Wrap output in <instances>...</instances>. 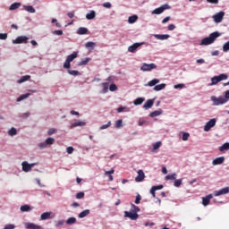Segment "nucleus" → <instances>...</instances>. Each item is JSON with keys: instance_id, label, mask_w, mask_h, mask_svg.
<instances>
[{"instance_id": "nucleus-1", "label": "nucleus", "mask_w": 229, "mask_h": 229, "mask_svg": "<svg viewBox=\"0 0 229 229\" xmlns=\"http://www.w3.org/2000/svg\"><path fill=\"white\" fill-rule=\"evenodd\" d=\"M221 37V32L215 31L209 35V37L205 38L201 40V46H210V44H214L216 42V38Z\"/></svg>"}, {"instance_id": "nucleus-2", "label": "nucleus", "mask_w": 229, "mask_h": 229, "mask_svg": "<svg viewBox=\"0 0 229 229\" xmlns=\"http://www.w3.org/2000/svg\"><path fill=\"white\" fill-rule=\"evenodd\" d=\"M225 80H228V75L222 73L218 76H214L213 78H211V83H209V87H212L214 85H217L219 83V81H223Z\"/></svg>"}, {"instance_id": "nucleus-3", "label": "nucleus", "mask_w": 229, "mask_h": 229, "mask_svg": "<svg viewBox=\"0 0 229 229\" xmlns=\"http://www.w3.org/2000/svg\"><path fill=\"white\" fill-rule=\"evenodd\" d=\"M211 101H213V105L215 106H219V105H225V103H228V99L224 97L216 98L215 96L211 97Z\"/></svg>"}, {"instance_id": "nucleus-4", "label": "nucleus", "mask_w": 229, "mask_h": 229, "mask_svg": "<svg viewBox=\"0 0 229 229\" xmlns=\"http://www.w3.org/2000/svg\"><path fill=\"white\" fill-rule=\"evenodd\" d=\"M165 10H171L170 5L167 4H163L158 8H156L154 11H152V14L160 15V13H164V12H165Z\"/></svg>"}, {"instance_id": "nucleus-5", "label": "nucleus", "mask_w": 229, "mask_h": 229, "mask_svg": "<svg viewBox=\"0 0 229 229\" xmlns=\"http://www.w3.org/2000/svg\"><path fill=\"white\" fill-rule=\"evenodd\" d=\"M21 165L24 173H30V171H31V169L37 165V163L29 164L27 161H23Z\"/></svg>"}, {"instance_id": "nucleus-6", "label": "nucleus", "mask_w": 229, "mask_h": 229, "mask_svg": "<svg viewBox=\"0 0 229 229\" xmlns=\"http://www.w3.org/2000/svg\"><path fill=\"white\" fill-rule=\"evenodd\" d=\"M153 69H157V64H146L144 63L141 66H140V71H143V72H149V71H153Z\"/></svg>"}, {"instance_id": "nucleus-7", "label": "nucleus", "mask_w": 229, "mask_h": 229, "mask_svg": "<svg viewBox=\"0 0 229 229\" xmlns=\"http://www.w3.org/2000/svg\"><path fill=\"white\" fill-rule=\"evenodd\" d=\"M28 40H30V38L26 36H19L13 40V44H28Z\"/></svg>"}, {"instance_id": "nucleus-8", "label": "nucleus", "mask_w": 229, "mask_h": 229, "mask_svg": "<svg viewBox=\"0 0 229 229\" xmlns=\"http://www.w3.org/2000/svg\"><path fill=\"white\" fill-rule=\"evenodd\" d=\"M216 123H217V120H216V118H213L210 121L207 122L204 126V131H210V130H212V128L216 126Z\"/></svg>"}, {"instance_id": "nucleus-9", "label": "nucleus", "mask_w": 229, "mask_h": 229, "mask_svg": "<svg viewBox=\"0 0 229 229\" xmlns=\"http://www.w3.org/2000/svg\"><path fill=\"white\" fill-rule=\"evenodd\" d=\"M140 46H144V42L141 43H134L133 45L130 46L128 47V51L129 53H136L137 49H139V47H140Z\"/></svg>"}, {"instance_id": "nucleus-10", "label": "nucleus", "mask_w": 229, "mask_h": 229, "mask_svg": "<svg viewBox=\"0 0 229 229\" xmlns=\"http://www.w3.org/2000/svg\"><path fill=\"white\" fill-rule=\"evenodd\" d=\"M125 217H129V219H131V221H136V219H139V214L137 213H131L129 211L124 212Z\"/></svg>"}, {"instance_id": "nucleus-11", "label": "nucleus", "mask_w": 229, "mask_h": 229, "mask_svg": "<svg viewBox=\"0 0 229 229\" xmlns=\"http://www.w3.org/2000/svg\"><path fill=\"white\" fill-rule=\"evenodd\" d=\"M223 17H225V12L221 11L213 16L216 22H222Z\"/></svg>"}, {"instance_id": "nucleus-12", "label": "nucleus", "mask_w": 229, "mask_h": 229, "mask_svg": "<svg viewBox=\"0 0 229 229\" xmlns=\"http://www.w3.org/2000/svg\"><path fill=\"white\" fill-rule=\"evenodd\" d=\"M228 192H229V187H225V188H223L219 191H214V196H216V197L223 196L225 194H228Z\"/></svg>"}, {"instance_id": "nucleus-13", "label": "nucleus", "mask_w": 229, "mask_h": 229, "mask_svg": "<svg viewBox=\"0 0 229 229\" xmlns=\"http://www.w3.org/2000/svg\"><path fill=\"white\" fill-rule=\"evenodd\" d=\"M144 178H146V174H144V171L139 170L138 176H136V178H135V182H143Z\"/></svg>"}, {"instance_id": "nucleus-14", "label": "nucleus", "mask_w": 229, "mask_h": 229, "mask_svg": "<svg viewBox=\"0 0 229 229\" xmlns=\"http://www.w3.org/2000/svg\"><path fill=\"white\" fill-rule=\"evenodd\" d=\"M153 105H155V99H148L146 101V103L143 105V108L145 110H148V108H153Z\"/></svg>"}, {"instance_id": "nucleus-15", "label": "nucleus", "mask_w": 229, "mask_h": 229, "mask_svg": "<svg viewBox=\"0 0 229 229\" xmlns=\"http://www.w3.org/2000/svg\"><path fill=\"white\" fill-rule=\"evenodd\" d=\"M225 162V157H219L212 161L213 165H221Z\"/></svg>"}, {"instance_id": "nucleus-16", "label": "nucleus", "mask_w": 229, "mask_h": 229, "mask_svg": "<svg viewBox=\"0 0 229 229\" xmlns=\"http://www.w3.org/2000/svg\"><path fill=\"white\" fill-rule=\"evenodd\" d=\"M213 195L209 194L207 197H204L202 199V204L204 205V207H207L208 205H210V199H212Z\"/></svg>"}, {"instance_id": "nucleus-17", "label": "nucleus", "mask_w": 229, "mask_h": 229, "mask_svg": "<svg viewBox=\"0 0 229 229\" xmlns=\"http://www.w3.org/2000/svg\"><path fill=\"white\" fill-rule=\"evenodd\" d=\"M114 173H115V170L112 168L110 171H106L104 175L109 176V182H114V176L112 174H114Z\"/></svg>"}, {"instance_id": "nucleus-18", "label": "nucleus", "mask_w": 229, "mask_h": 229, "mask_svg": "<svg viewBox=\"0 0 229 229\" xmlns=\"http://www.w3.org/2000/svg\"><path fill=\"white\" fill-rule=\"evenodd\" d=\"M25 227L27 229H42V226L35 225L33 223H27V224H25Z\"/></svg>"}, {"instance_id": "nucleus-19", "label": "nucleus", "mask_w": 229, "mask_h": 229, "mask_svg": "<svg viewBox=\"0 0 229 229\" xmlns=\"http://www.w3.org/2000/svg\"><path fill=\"white\" fill-rule=\"evenodd\" d=\"M154 37L155 38H157V40H167L170 36L167 34H156Z\"/></svg>"}, {"instance_id": "nucleus-20", "label": "nucleus", "mask_w": 229, "mask_h": 229, "mask_svg": "<svg viewBox=\"0 0 229 229\" xmlns=\"http://www.w3.org/2000/svg\"><path fill=\"white\" fill-rule=\"evenodd\" d=\"M85 124H86L85 122L76 120L74 123H72L71 128H76L78 126H85Z\"/></svg>"}, {"instance_id": "nucleus-21", "label": "nucleus", "mask_w": 229, "mask_h": 229, "mask_svg": "<svg viewBox=\"0 0 229 229\" xmlns=\"http://www.w3.org/2000/svg\"><path fill=\"white\" fill-rule=\"evenodd\" d=\"M86 19H88V21H92V19H96V12L89 11V13L86 14Z\"/></svg>"}, {"instance_id": "nucleus-22", "label": "nucleus", "mask_w": 229, "mask_h": 229, "mask_svg": "<svg viewBox=\"0 0 229 229\" xmlns=\"http://www.w3.org/2000/svg\"><path fill=\"white\" fill-rule=\"evenodd\" d=\"M75 58H78V52H73L72 55H69L66 58L68 62H72Z\"/></svg>"}, {"instance_id": "nucleus-23", "label": "nucleus", "mask_w": 229, "mask_h": 229, "mask_svg": "<svg viewBox=\"0 0 229 229\" xmlns=\"http://www.w3.org/2000/svg\"><path fill=\"white\" fill-rule=\"evenodd\" d=\"M138 20H139V16H137V14H134L129 17L128 22L129 24H133L134 22H137Z\"/></svg>"}, {"instance_id": "nucleus-24", "label": "nucleus", "mask_w": 229, "mask_h": 229, "mask_svg": "<svg viewBox=\"0 0 229 229\" xmlns=\"http://www.w3.org/2000/svg\"><path fill=\"white\" fill-rule=\"evenodd\" d=\"M101 87L103 88L102 94H106V92H108V87H110V84H108V82H103Z\"/></svg>"}, {"instance_id": "nucleus-25", "label": "nucleus", "mask_w": 229, "mask_h": 229, "mask_svg": "<svg viewBox=\"0 0 229 229\" xmlns=\"http://www.w3.org/2000/svg\"><path fill=\"white\" fill-rule=\"evenodd\" d=\"M41 221H46V219H50L51 218V213L50 212H45L41 214L40 216Z\"/></svg>"}, {"instance_id": "nucleus-26", "label": "nucleus", "mask_w": 229, "mask_h": 229, "mask_svg": "<svg viewBox=\"0 0 229 229\" xmlns=\"http://www.w3.org/2000/svg\"><path fill=\"white\" fill-rule=\"evenodd\" d=\"M29 80H31V76H30V75H24V76H22V77L17 81V83H19V84L24 83V81H29Z\"/></svg>"}, {"instance_id": "nucleus-27", "label": "nucleus", "mask_w": 229, "mask_h": 229, "mask_svg": "<svg viewBox=\"0 0 229 229\" xmlns=\"http://www.w3.org/2000/svg\"><path fill=\"white\" fill-rule=\"evenodd\" d=\"M30 96H31V94H30V93L23 94V95L20 96V97L16 99V101H17L18 103H21V101H23V99H28V98L30 97Z\"/></svg>"}, {"instance_id": "nucleus-28", "label": "nucleus", "mask_w": 229, "mask_h": 229, "mask_svg": "<svg viewBox=\"0 0 229 229\" xmlns=\"http://www.w3.org/2000/svg\"><path fill=\"white\" fill-rule=\"evenodd\" d=\"M89 214H90V210L86 209L79 214V217H80V219H83V217H87V216H89Z\"/></svg>"}, {"instance_id": "nucleus-29", "label": "nucleus", "mask_w": 229, "mask_h": 229, "mask_svg": "<svg viewBox=\"0 0 229 229\" xmlns=\"http://www.w3.org/2000/svg\"><path fill=\"white\" fill-rule=\"evenodd\" d=\"M164 89H165V83L158 84L154 87V90H156V92L164 90Z\"/></svg>"}, {"instance_id": "nucleus-30", "label": "nucleus", "mask_w": 229, "mask_h": 229, "mask_svg": "<svg viewBox=\"0 0 229 229\" xmlns=\"http://www.w3.org/2000/svg\"><path fill=\"white\" fill-rule=\"evenodd\" d=\"M157 83H160V80L153 79L152 81L148 82V87H155V85H157Z\"/></svg>"}, {"instance_id": "nucleus-31", "label": "nucleus", "mask_w": 229, "mask_h": 229, "mask_svg": "<svg viewBox=\"0 0 229 229\" xmlns=\"http://www.w3.org/2000/svg\"><path fill=\"white\" fill-rule=\"evenodd\" d=\"M23 8L26 10V12H29V13H35L36 12L35 8H33L31 5H24Z\"/></svg>"}, {"instance_id": "nucleus-32", "label": "nucleus", "mask_w": 229, "mask_h": 229, "mask_svg": "<svg viewBox=\"0 0 229 229\" xmlns=\"http://www.w3.org/2000/svg\"><path fill=\"white\" fill-rule=\"evenodd\" d=\"M219 151H228L229 149V142L224 143L221 147H219Z\"/></svg>"}, {"instance_id": "nucleus-33", "label": "nucleus", "mask_w": 229, "mask_h": 229, "mask_svg": "<svg viewBox=\"0 0 229 229\" xmlns=\"http://www.w3.org/2000/svg\"><path fill=\"white\" fill-rule=\"evenodd\" d=\"M158 115H162V109H159L157 111H154L149 114L150 117H158Z\"/></svg>"}, {"instance_id": "nucleus-34", "label": "nucleus", "mask_w": 229, "mask_h": 229, "mask_svg": "<svg viewBox=\"0 0 229 229\" xmlns=\"http://www.w3.org/2000/svg\"><path fill=\"white\" fill-rule=\"evenodd\" d=\"M144 98H138L134 100V105L135 106H139V105H142L144 103Z\"/></svg>"}, {"instance_id": "nucleus-35", "label": "nucleus", "mask_w": 229, "mask_h": 229, "mask_svg": "<svg viewBox=\"0 0 229 229\" xmlns=\"http://www.w3.org/2000/svg\"><path fill=\"white\" fill-rule=\"evenodd\" d=\"M90 62V58L87 57L83 60H81L78 65L81 67V65H87Z\"/></svg>"}, {"instance_id": "nucleus-36", "label": "nucleus", "mask_w": 229, "mask_h": 229, "mask_svg": "<svg viewBox=\"0 0 229 229\" xmlns=\"http://www.w3.org/2000/svg\"><path fill=\"white\" fill-rule=\"evenodd\" d=\"M21 8V3H13L10 7L9 10H17Z\"/></svg>"}, {"instance_id": "nucleus-37", "label": "nucleus", "mask_w": 229, "mask_h": 229, "mask_svg": "<svg viewBox=\"0 0 229 229\" xmlns=\"http://www.w3.org/2000/svg\"><path fill=\"white\" fill-rule=\"evenodd\" d=\"M31 210V208L29 205H23L21 207V212H30Z\"/></svg>"}, {"instance_id": "nucleus-38", "label": "nucleus", "mask_w": 229, "mask_h": 229, "mask_svg": "<svg viewBox=\"0 0 229 229\" xmlns=\"http://www.w3.org/2000/svg\"><path fill=\"white\" fill-rule=\"evenodd\" d=\"M45 142L47 146H52V144H55V138H47Z\"/></svg>"}, {"instance_id": "nucleus-39", "label": "nucleus", "mask_w": 229, "mask_h": 229, "mask_svg": "<svg viewBox=\"0 0 229 229\" xmlns=\"http://www.w3.org/2000/svg\"><path fill=\"white\" fill-rule=\"evenodd\" d=\"M64 224H65V221L58 220V221H55V228H60V226H64Z\"/></svg>"}, {"instance_id": "nucleus-40", "label": "nucleus", "mask_w": 229, "mask_h": 229, "mask_svg": "<svg viewBox=\"0 0 229 229\" xmlns=\"http://www.w3.org/2000/svg\"><path fill=\"white\" fill-rule=\"evenodd\" d=\"M76 217H70L66 220V225H75Z\"/></svg>"}, {"instance_id": "nucleus-41", "label": "nucleus", "mask_w": 229, "mask_h": 229, "mask_svg": "<svg viewBox=\"0 0 229 229\" xmlns=\"http://www.w3.org/2000/svg\"><path fill=\"white\" fill-rule=\"evenodd\" d=\"M8 135H10L11 137H13V135H17V129L13 127L11 130H9Z\"/></svg>"}, {"instance_id": "nucleus-42", "label": "nucleus", "mask_w": 229, "mask_h": 229, "mask_svg": "<svg viewBox=\"0 0 229 229\" xmlns=\"http://www.w3.org/2000/svg\"><path fill=\"white\" fill-rule=\"evenodd\" d=\"M68 73H70L71 76H80V72L76 70H68Z\"/></svg>"}, {"instance_id": "nucleus-43", "label": "nucleus", "mask_w": 229, "mask_h": 229, "mask_svg": "<svg viewBox=\"0 0 229 229\" xmlns=\"http://www.w3.org/2000/svg\"><path fill=\"white\" fill-rule=\"evenodd\" d=\"M223 51L224 53H228L229 51V41L225 42L223 46Z\"/></svg>"}, {"instance_id": "nucleus-44", "label": "nucleus", "mask_w": 229, "mask_h": 229, "mask_svg": "<svg viewBox=\"0 0 229 229\" xmlns=\"http://www.w3.org/2000/svg\"><path fill=\"white\" fill-rule=\"evenodd\" d=\"M160 146H162V141H157L156 143L153 144V150H157L158 149V148H160Z\"/></svg>"}, {"instance_id": "nucleus-45", "label": "nucleus", "mask_w": 229, "mask_h": 229, "mask_svg": "<svg viewBox=\"0 0 229 229\" xmlns=\"http://www.w3.org/2000/svg\"><path fill=\"white\" fill-rule=\"evenodd\" d=\"M165 180H176V174H172L166 175Z\"/></svg>"}, {"instance_id": "nucleus-46", "label": "nucleus", "mask_w": 229, "mask_h": 229, "mask_svg": "<svg viewBox=\"0 0 229 229\" xmlns=\"http://www.w3.org/2000/svg\"><path fill=\"white\" fill-rule=\"evenodd\" d=\"M83 198H85V193L83 191H81V192L76 194V199H83Z\"/></svg>"}, {"instance_id": "nucleus-47", "label": "nucleus", "mask_w": 229, "mask_h": 229, "mask_svg": "<svg viewBox=\"0 0 229 229\" xmlns=\"http://www.w3.org/2000/svg\"><path fill=\"white\" fill-rule=\"evenodd\" d=\"M52 24H55L56 28H62V24L60 22H58V20H56V19L52 20Z\"/></svg>"}, {"instance_id": "nucleus-48", "label": "nucleus", "mask_w": 229, "mask_h": 229, "mask_svg": "<svg viewBox=\"0 0 229 229\" xmlns=\"http://www.w3.org/2000/svg\"><path fill=\"white\" fill-rule=\"evenodd\" d=\"M110 126H112V122H108L106 124H103L100 127V130H106V128H110Z\"/></svg>"}, {"instance_id": "nucleus-49", "label": "nucleus", "mask_w": 229, "mask_h": 229, "mask_svg": "<svg viewBox=\"0 0 229 229\" xmlns=\"http://www.w3.org/2000/svg\"><path fill=\"white\" fill-rule=\"evenodd\" d=\"M189 137H191V134H189V132L182 133V140H189Z\"/></svg>"}, {"instance_id": "nucleus-50", "label": "nucleus", "mask_w": 229, "mask_h": 229, "mask_svg": "<svg viewBox=\"0 0 229 229\" xmlns=\"http://www.w3.org/2000/svg\"><path fill=\"white\" fill-rule=\"evenodd\" d=\"M109 90H110L111 92H115V90H117V85H115V84H111V85L109 86Z\"/></svg>"}, {"instance_id": "nucleus-51", "label": "nucleus", "mask_w": 229, "mask_h": 229, "mask_svg": "<svg viewBox=\"0 0 229 229\" xmlns=\"http://www.w3.org/2000/svg\"><path fill=\"white\" fill-rule=\"evenodd\" d=\"M77 33L78 35H87V33H89V30H79Z\"/></svg>"}, {"instance_id": "nucleus-52", "label": "nucleus", "mask_w": 229, "mask_h": 229, "mask_svg": "<svg viewBox=\"0 0 229 229\" xmlns=\"http://www.w3.org/2000/svg\"><path fill=\"white\" fill-rule=\"evenodd\" d=\"M56 131H58V130H56L55 128H51L48 130L47 135H54V133H56Z\"/></svg>"}, {"instance_id": "nucleus-53", "label": "nucleus", "mask_w": 229, "mask_h": 229, "mask_svg": "<svg viewBox=\"0 0 229 229\" xmlns=\"http://www.w3.org/2000/svg\"><path fill=\"white\" fill-rule=\"evenodd\" d=\"M64 69H71V63H70V61H67V59L65 60V62L64 64Z\"/></svg>"}, {"instance_id": "nucleus-54", "label": "nucleus", "mask_w": 229, "mask_h": 229, "mask_svg": "<svg viewBox=\"0 0 229 229\" xmlns=\"http://www.w3.org/2000/svg\"><path fill=\"white\" fill-rule=\"evenodd\" d=\"M174 185V187H180L182 185V179L175 180Z\"/></svg>"}, {"instance_id": "nucleus-55", "label": "nucleus", "mask_w": 229, "mask_h": 229, "mask_svg": "<svg viewBox=\"0 0 229 229\" xmlns=\"http://www.w3.org/2000/svg\"><path fill=\"white\" fill-rule=\"evenodd\" d=\"M96 47V43L89 41L86 43V47H92L94 48Z\"/></svg>"}, {"instance_id": "nucleus-56", "label": "nucleus", "mask_w": 229, "mask_h": 229, "mask_svg": "<svg viewBox=\"0 0 229 229\" xmlns=\"http://www.w3.org/2000/svg\"><path fill=\"white\" fill-rule=\"evenodd\" d=\"M38 148H40V149H46V148H47V143L45 142H41L38 144Z\"/></svg>"}, {"instance_id": "nucleus-57", "label": "nucleus", "mask_w": 229, "mask_h": 229, "mask_svg": "<svg viewBox=\"0 0 229 229\" xmlns=\"http://www.w3.org/2000/svg\"><path fill=\"white\" fill-rule=\"evenodd\" d=\"M8 38V34L0 33V40H6Z\"/></svg>"}, {"instance_id": "nucleus-58", "label": "nucleus", "mask_w": 229, "mask_h": 229, "mask_svg": "<svg viewBox=\"0 0 229 229\" xmlns=\"http://www.w3.org/2000/svg\"><path fill=\"white\" fill-rule=\"evenodd\" d=\"M140 199H142V197L140 196V194H138L135 199L136 205H139L140 203Z\"/></svg>"}, {"instance_id": "nucleus-59", "label": "nucleus", "mask_w": 229, "mask_h": 229, "mask_svg": "<svg viewBox=\"0 0 229 229\" xmlns=\"http://www.w3.org/2000/svg\"><path fill=\"white\" fill-rule=\"evenodd\" d=\"M123 126V120H118L115 122V128H121Z\"/></svg>"}, {"instance_id": "nucleus-60", "label": "nucleus", "mask_w": 229, "mask_h": 229, "mask_svg": "<svg viewBox=\"0 0 229 229\" xmlns=\"http://www.w3.org/2000/svg\"><path fill=\"white\" fill-rule=\"evenodd\" d=\"M66 151H67L68 155H72V153H73V151H74V148H72V147H68V148H66Z\"/></svg>"}, {"instance_id": "nucleus-61", "label": "nucleus", "mask_w": 229, "mask_h": 229, "mask_svg": "<svg viewBox=\"0 0 229 229\" xmlns=\"http://www.w3.org/2000/svg\"><path fill=\"white\" fill-rule=\"evenodd\" d=\"M152 189L155 191H160V190L164 189V185L160 184L157 186H153Z\"/></svg>"}, {"instance_id": "nucleus-62", "label": "nucleus", "mask_w": 229, "mask_h": 229, "mask_svg": "<svg viewBox=\"0 0 229 229\" xmlns=\"http://www.w3.org/2000/svg\"><path fill=\"white\" fill-rule=\"evenodd\" d=\"M132 208H134V213L140 212V208L134 204H131Z\"/></svg>"}, {"instance_id": "nucleus-63", "label": "nucleus", "mask_w": 229, "mask_h": 229, "mask_svg": "<svg viewBox=\"0 0 229 229\" xmlns=\"http://www.w3.org/2000/svg\"><path fill=\"white\" fill-rule=\"evenodd\" d=\"M104 8H112V4L110 2H106L103 4Z\"/></svg>"}, {"instance_id": "nucleus-64", "label": "nucleus", "mask_w": 229, "mask_h": 229, "mask_svg": "<svg viewBox=\"0 0 229 229\" xmlns=\"http://www.w3.org/2000/svg\"><path fill=\"white\" fill-rule=\"evenodd\" d=\"M14 228H15L14 225H6L4 229H14Z\"/></svg>"}]
</instances>
